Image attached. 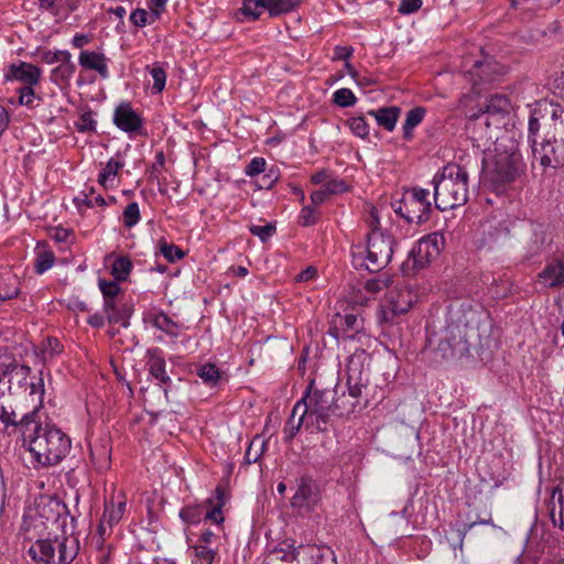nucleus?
Segmentation results:
<instances>
[{"mask_svg":"<svg viewBox=\"0 0 564 564\" xmlns=\"http://www.w3.org/2000/svg\"><path fill=\"white\" fill-rule=\"evenodd\" d=\"M33 462L40 467L59 464L69 453L72 441L69 436L54 424H43L40 416H34L24 424L20 435Z\"/></svg>","mask_w":564,"mask_h":564,"instance_id":"f257e3e1","label":"nucleus"},{"mask_svg":"<svg viewBox=\"0 0 564 564\" xmlns=\"http://www.w3.org/2000/svg\"><path fill=\"white\" fill-rule=\"evenodd\" d=\"M525 171L522 154L514 142L503 145L498 142L495 153L482 160L484 182L495 192H503Z\"/></svg>","mask_w":564,"mask_h":564,"instance_id":"f03ea898","label":"nucleus"},{"mask_svg":"<svg viewBox=\"0 0 564 564\" xmlns=\"http://www.w3.org/2000/svg\"><path fill=\"white\" fill-rule=\"evenodd\" d=\"M468 172L455 163L446 164L433 177L435 208L445 212L463 206L468 200Z\"/></svg>","mask_w":564,"mask_h":564,"instance_id":"7ed1b4c3","label":"nucleus"},{"mask_svg":"<svg viewBox=\"0 0 564 564\" xmlns=\"http://www.w3.org/2000/svg\"><path fill=\"white\" fill-rule=\"evenodd\" d=\"M336 392L332 389H318L312 381L306 392L293 408V414L302 411V417L310 420L311 426L317 432H325L333 416H341V406L335 400Z\"/></svg>","mask_w":564,"mask_h":564,"instance_id":"20e7f679","label":"nucleus"},{"mask_svg":"<svg viewBox=\"0 0 564 564\" xmlns=\"http://www.w3.org/2000/svg\"><path fill=\"white\" fill-rule=\"evenodd\" d=\"M40 516L46 520L55 518L59 525L63 528L62 535H56L52 539L53 549H55V563L56 564H70L78 554L79 542L74 535L75 517H70L72 530H66V519L69 514L67 506L58 498L51 497L46 502L39 506Z\"/></svg>","mask_w":564,"mask_h":564,"instance_id":"39448f33","label":"nucleus"},{"mask_svg":"<svg viewBox=\"0 0 564 564\" xmlns=\"http://www.w3.org/2000/svg\"><path fill=\"white\" fill-rule=\"evenodd\" d=\"M394 239L382 230L367 235L366 246L357 243L351 246V263L356 270L365 269L369 272H379L387 267L393 254Z\"/></svg>","mask_w":564,"mask_h":564,"instance_id":"423d86ee","label":"nucleus"},{"mask_svg":"<svg viewBox=\"0 0 564 564\" xmlns=\"http://www.w3.org/2000/svg\"><path fill=\"white\" fill-rule=\"evenodd\" d=\"M434 362L458 359L469 354L467 325L448 323L441 332L429 337Z\"/></svg>","mask_w":564,"mask_h":564,"instance_id":"0eeeda50","label":"nucleus"},{"mask_svg":"<svg viewBox=\"0 0 564 564\" xmlns=\"http://www.w3.org/2000/svg\"><path fill=\"white\" fill-rule=\"evenodd\" d=\"M29 397L31 398V406H23L21 404H0V421L6 430L12 429L9 433L21 435L24 430V424L31 421L32 417L37 416L40 408L43 403L44 382L40 378L37 382L29 384Z\"/></svg>","mask_w":564,"mask_h":564,"instance_id":"6e6552de","label":"nucleus"},{"mask_svg":"<svg viewBox=\"0 0 564 564\" xmlns=\"http://www.w3.org/2000/svg\"><path fill=\"white\" fill-rule=\"evenodd\" d=\"M444 246L445 239L440 232H431L422 237L410 251L406 260L402 263V273L406 276H411L426 268L441 254Z\"/></svg>","mask_w":564,"mask_h":564,"instance_id":"1a4fd4ad","label":"nucleus"},{"mask_svg":"<svg viewBox=\"0 0 564 564\" xmlns=\"http://www.w3.org/2000/svg\"><path fill=\"white\" fill-rule=\"evenodd\" d=\"M397 215L409 224H424L431 218L432 203L429 189L413 186L404 192L403 197L393 203Z\"/></svg>","mask_w":564,"mask_h":564,"instance_id":"9d476101","label":"nucleus"},{"mask_svg":"<svg viewBox=\"0 0 564 564\" xmlns=\"http://www.w3.org/2000/svg\"><path fill=\"white\" fill-rule=\"evenodd\" d=\"M416 301L417 294L408 284L398 281L388 290L380 310V322L397 323V318L406 314Z\"/></svg>","mask_w":564,"mask_h":564,"instance_id":"9b49d317","label":"nucleus"},{"mask_svg":"<svg viewBox=\"0 0 564 564\" xmlns=\"http://www.w3.org/2000/svg\"><path fill=\"white\" fill-rule=\"evenodd\" d=\"M296 490L290 500L293 509L312 512L322 499V494L316 480L308 474L296 478Z\"/></svg>","mask_w":564,"mask_h":564,"instance_id":"f8f14e48","label":"nucleus"},{"mask_svg":"<svg viewBox=\"0 0 564 564\" xmlns=\"http://www.w3.org/2000/svg\"><path fill=\"white\" fill-rule=\"evenodd\" d=\"M531 150L533 160L544 170L564 167V140L543 137Z\"/></svg>","mask_w":564,"mask_h":564,"instance_id":"ddd939ff","label":"nucleus"},{"mask_svg":"<svg viewBox=\"0 0 564 564\" xmlns=\"http://www.w3.org/2000/svg\"><path fill=\"white\" fill-rule=\"evenodd\" d=\"M369 368H365L359 356L350 357L346 365V384L348 388V394L355 401L347 409V412L354 411L355 406L359 404V398L361 397L362 389L369 384Z\"/></svg>","mask_w":564,"mask_h":564,"instance_id":"4468645a","label":"nucleus"},{"mask_svg":"<svg viewBox=\"0 0 564 564\" xmlns=\"http://www.w3.org/2000/svg\"><path fill=\"white\" fill-rule=\"evenodd\" d=\"M536 283L545 290L564 289V245L546 259L536 275Z\"/></svg>","mask_w":564,"mask_h":564,"instance_id":"2eb2a0df","label":"nucleus"},{"mask_svg":"<svg viewBox=\"0 0 564 564\" xmlns=\"http://www.w3.org/2000/svg\"><path fill=\"white\" fill-rule=\"evenodd\" d=\"M511 110L510 98L503 94H495L487 98L476 119L481 120L487 127L495 126L499 128L505 124L503 119L510 115Z\"/></svg>","mask_w":564,"mask_h":564,"instance_id":"dca6fc26","label":"nucleus"},{"mask_svg":"<svg viewBox=\"0 0 564 564\" xmlns=\"http://www.w3.org/2000/svg\"><path fill=\"white\" fill-rule=\"evenodd\" d=\"M553 243L550 226L543 223H530L528 236L523 242V257L531 260L540 256Z\"/></svg>","mask_w":564,"mask_h":564,"instance_id":"f3484780","label":"nucleus"},{"mask_svg":"<svg viewBox=\"0 0 564 564\" xmlns=\"http://www.w3.org/2000/svg\"><path fill=\"white\" fill-rule=\"evenodd\" d=\"M112 120L118 129L127 133H140L143 127L142 117L129 101H122L115 108Z\"/></svg>","mask_w":564,"mask_h":564,"instance_id":"a211bd4d","label":"nucleus"},{"mask_svg":"<svg viewBox=\"0 0 564 564\" xmlns=\"http://www.w3.org/2000/svg\"><path fill=\"white\" fill-rule=\"evenodd\" d=\"M550 110H552V104L547 101L536 102L535 106L531 109L528 121V141L531 148L540 142L538 137L541 128L544 129V132L546 131L550 119Z\"/></svg>","mask_w":564,"mask_h":564,"instance_id":"6ab92c4d","label":"nucleus"},{"mask_svg":"<svg viewBox=\"0 0 564 564\" xmlns=\"http://www.w3.org/2000/svg\"><path fill=\"white\" fill-rule=\"evenodd\" d=\"M42 76V69L31 63L19 61L10 64L4 70V79L7 82L18 80L24 86L37 85Z\"/></svg>","mask_w":564,"mask_h":564,"instance_id":"aec40b11","label":"nucleus"},{"mask_svg":"<svg viewBox=\"0 0 564 564\" xmlns=\"http://www.w3.org/2000/svg\"><path fill=\"white\" fill-rule=\"evenodd\" d=\"M108 58L101 52L82 51L78 57L79 65L87 70H95L102 79L109 77Z\"/></svg>","mask_w":564,"mask_h":564,"instance_id":"412c9836","label":"nucleus"},{"mask_svg":"<svg viewBox=\"0 0 564 564\" xmlns=\"http://www.w3.org/2000/svg\"><path fill=\"white\" fill-rule=\"evenodd\" d=\"M145 365L149 372L161 383H170L171 378L167 376L165 367V358L163 351L159 347L149 348L145 354Z\"/></svg>","mask_w":564,"mask_h":564,"instance_id":"4be33fe9","label":"nucleus"},{"mask_svg":"<svg viewBox=\"0 0 564 564\" xmlns=\"http://www.w3.org/2000/svg\"><path fill=\"white\" fill-rule=\"evenodd\" d=\"M144 322L150 323L156 329L165 333L170 337L176 338L180 335V324L173 321L163 311H151L144 316Z\"/></svg>","mask_w":564,"mask_h":564,"instance_id":"5701e85b","label":"nucleus"},{"mask_svg":"<svg viewBox=\"0 0 564 564\" xmlns=\"http://www.w3.org/2000/svg\"><path fill=\"white\" fill-rule=\"evenodd\" d=\"M305 549L306 545L303 544L296 546L294 540H284L268 556H276L283 563H292L305 557Z\"/></svg>","mask_w":564,"mask_h":564,"instance_id":"b1692460","label":"nucleus"},{"mask_svg":"<svg viewBox=\"0 0 564 564\" xmlns=\"http://www.w3.org/2000/svg\"><path fill=\"white\" fill-rule=\"evenodd\" d=\"M227 497L225 488L217 486L214 496L206 500L208 510L205 513V520H209L213 523L220 524L224 522L223 508L226 505Z\"/></svg>","mask_w":564,"mask_h":564,"instance_id":"393cba45","label":"nucleus"},{"mask_svg":"<svg viewBox=\"0 0 564 564\" xmlns=\"http://www.w3.org/2000/svg\"><path fill=\"white\" fill-rule=\"evenodd\" d=\"M29 555L36 563L56 564L55 549H53L52 539H39L29 549Z\"/></svg>","mask_w":564,"mask_h":564,"instance_id":"a878e982","label":"nucleus"},{"mask_svg":"<svg viewBox=\"0 0 564 564\" xmlns=\"http://www.w3.org/2000/svg\"><path fill=\"white\" fill-rule=\"evenodd\" d=\"M471 74L479 77V83H490L503 75V67L494 59L476 61Z\"/></svg>","mask_w":564,"mask_h":564,"instance_id":"bb28decb","label":"nucleus"},{"mask_svg":"<svg viewBox=\"0 0 564 564\" xmlns=\"http://www.w3.org/2000/svg\"><path fill=\"white\" fill-rule=\"evenodd\" d=\"M550 518L554 527L564 529V484L552 489Z\"/></svg>","mask_w":564,"mask_h":564,"instance_id":"cd10ccee","label":"nucleus"},{"mask_svg":"<svg viewBox=\"0 0 564 564\" xmlns=\"http://www.w3.org/2000/svg\"><path fill=\"white\" fill-rule=\"evenodd\" d=\"M400 113L401 109L398 106L380 107L377 110L368 111V115L376 119L378 126L387 131H392L395 128Z\"/></svg>","mask_w":564,"mask_h":564,"instance_id":"c85d7f7f","label":"nucleus"},{"mask_svg":"<svg viewBox=\"0 0 564 564\" xmlns=\"http://www.w3.org/2000/svg\"><path fill=\"white\" fill-rule=\"evenodd\" d=\"M544 137L564 140V109L558 105L552 104L550 110V119Z\"/></svg>","mask_w":564,"mask_h":564,"instance_id":"c756f323","label":"nucleus"},{"mask_svg":"<svg viewBox=\"0 0 564 564\" xmlns=\"http://www.w3.org/2000/svg\"><path fill=\"white\" fill-rule=\"evenodd\" d=\"M305 557L310 560V564H337L334 551L326 545H306Z\"/></svg>","mask_w":564,"mask_h":564,"instance_id":"7c9ffc66","label":"nucleus"},{"mask_svg":"<svg viewBox=\"0 0 564 564\" xmlns=\"http://www.w3.org/2000/svg\"><path fill=\"white\" fill-rule=\"evenodd\" d=\"M124 512L126 500L123 498L118 502H115L113 498L111 499V501H106L102 518L100 520V529L104 528L105 523H107L109 528L113 527L115 524H118L122 519Z\"/></svg>","mask_w":564,"mask_h":564,"instance_id":"2f4dec72","label":"nucleus"},{"mask_svg":"<svg viewBox=\"0 0 564 564\" xmlns=\"http://www.w3.org/2000/svg\"><path fill=\"white\" fill-rule=\"evenodd\" d=\"M90 458L98 471H106L110 468L111 447L104 440L90 447Z\"/></svg>","mask_w":564,"mask_h":564,"instance_id":"473e14b6","label":"nucleus"},{"mask_svg":"<svg viewBox=\"0 0 564 564\" xmlns=\"http://www.w3.org/2000/svg\"><path fill=\"white\" fill-rule=\"evenodd\" d=\"M75 72L76 65L72 62V57L66 56L64 62L52 69L51 80L58 86H67Z\"/></svg>","mask_w":564,"mask_h":564,"instance_id":"72a5a7b5","label":"nucleus"},{"mask_svg":"<svg viewBox=\"0 0 564 564\" xmlns=\"http://www.w3.org/2000/svg\"><path fill=\"white\" fill-rule=\"evenodd\" d=\"M124 166V161L121 159V154L118 152L116 156L109 159L106 165L101 169L98 174V183L107 187V183L109 180L115 178L119 171Z\"/></svg>","mask_w":564,"mask_h":564,"instance_id":"f704fd0d","label":"nucleus"},{"mask_svg":"<svg viewBox=\"0 0 564 564\" xmlns=\"http://www.w3.org/2000/svg\"><path fill=\"white\" fill-rule=\"evenodd\" d=\"M426 109L424 107H414L406 112V118L402 127L403 138L405 140L412 139L414 128L423 121Z\"/></svg>","mask_w":564,"mask_h":564,"instance_id":"c9c22d12","label":"nucleus"},{"mask_svg":"<svg viewBox=\"0 0 564 564\" xmlns=\"http://www.w3.org/2000/svg\"><path fill=\"white\" fill-rule=\"evenodd\" d=\"M260 0H245L242 7L235 13L237 21H256L262 13Z\"/></svg>","mask_w":564,"mask_h":564,"instance_id":"e433bc0d","label":"nucleus"},{"mask_svg":"<svg viewBox=\"0 0 564 564\" xmlns=\"http://www.w3.org/2000/svg\"><path fill=\"white\" fill-rule=\"evenodd\" d=\"M133 264L129 256H118L113 259L110 273L117 281H127Z\"/></svg>","mask_w":564,"mask_h":564,"instance_id":"4c0bfd02","label":"nucleus"},{"mask_svg":"<svg viewBox=\"0 0 564 564\" xmlns=\"http://www.w3.org/2000/svg\"><path fill=\"white\" fill-rule=\"evenodd\" d=\"M196 375L209 387H216L223 379V372L215 364H204L197 367Z\"/></svg>","mask_w":564,"mask_h":564,"instance_id":"58836bf2","label":"nucleus"},{"mask_svg":"<svg viewBox=\"0 0 564 564\" xmlns=\"http://www.w3.org/2000/svg\"><path fill=\"white\" fill-rule=\"evenodd\" d=\"M133 313L132 305L124 302L113 311L106 314V318L109 324H119L122 327H128L130 324V317Z\"/></svg>","mask_w":564,"mask_h":564,"instance_id":"ea45409f","label":"nucleus"},{"mask_svg":"<svg viewBox=\"0 0 564 564\" xmlns=\"http://www.w3.org/2000/svg\"><path fill=\"white\" fill-rule=\"evenodd\" d=\"M265 446L267 442L264 440H262L259 435L254 436L246 451L245 463L247 465L257 463L262 456Z\"/></svg>","mask_w":564,"mask_h":564,"instance_id":"a19ab883","label":"nucleus"},{"mask_svg":"<svg viewBox=\"0 0 564 564\" xmlns=\"http://www.w3.org/2000/svg\"><path fill=\"white\" fill-rule=\"evenodd\" d=\"M393 285L392 279L387 274L382 273L375 278H371L365 282V290L369 294H377L386 289H390Z\"/></svg>","mask_w":564,"mask_h":564,"instance_id":"79ce46f5","label":"nucleus"},{"mask_svg":"<svg viewBox=\"0 0 564 564\" xmlns=\"http://www.w3.org/2000/svg\"><path fill=\"white\" fill-rule=\"evenodd\" d=\"M153 78L152 93L160 94L164 90L166 84V72L160 63H154L151 67L147 66Z\"/></svg>","mask_w":564,"mask_h":564,"instance_id":"37998d69","label":"nucleus"},{"mask_svg":"<svg viewBox=\"0 0 564 564\" xmlns=\"http://www.w3.org/2000/svg\"><path fill=\"white\" fill-rule=\"evenodd\" d=\"M2 371V376L10 377L12 380L13 378L19 379V383L21 384L23 380H26L31 372V368L25 365H18L15 361H11L3 369H0Z\"/></svg>","mask_w":564,"mask_h":564,"instance_id":"c03bdc74","label":"nucleus"},{"mask_svg":"<svg viewBox=\"0 0 564 564\" xmlns=\"http://www.w3.org/2000/svg\"><path fill=\"white\" fill-rule=\"evenodd\" d=\"M262 9L267 10L270 17H279L292 11V4L285 0H260Z\"/></svg>","mask_w":564,"mask_h":564,"instance_id":"a18cd8bd","label":"nucleus"},{"mask_svg":"<svg viewBox=\"0 0 564 564\" xmlns=\"http://www.w3.org/2000/svg\"><path fill=\"white\" fill-rule=\"evenodd\" d=\"M180 518L187 524H197L200 522L204 516V506L194 505L186 506L180 510Z\"/></svg>","mask_w":564,"mask_h":564,"instance_id":"49530a36","label":"nucleus"},{"mask_svg":"<svg viewBox=\"0 0 564 564\" xmlns=\"http://www.w3.org/2000/svg\"><path fill=\"white\" fill-rule=\"evenodd\" d=\"M192 549L194 552L193 564H213L216 552L208 545L196 544Z\"/></svg>","mask_w":564,"mask_h":564,"instance_id":"de8ad7c7","label":"nucleus"},{"mask_svg":"<svg viewBox=\"0 0 564 564\" xmlns=\"http://www.w3.org/2000/svg\"><path fill=\"white\" fill-rule=\"evenodd\" d=\"M119 282L120 281H117L115 279L112 281L99 279L98 285L101 291L104 300L123 297V292L121 286L119 285Z\"/></svg>","mask_w":564,"mask_h":564,"instance_id":"09e8293b","label":"nucleus"},{"mask_svg":"<svg viewBox=\"0 0 564 564\" xmlns=\"http://www.w3.org/2000/svg\"><path fill=\"white\" fill-rule=\"evenodd\" d=\"M333 102L338 107L348 108L356 105L357 97L349 88H340L333 94Z\"/></svg>","mask_w":564,"mask_h":564,"instance_id":"8fccbe9b","label":"nucleus"},{"mask_svg":"<svg viewBox=\"0 0 564 564\" xmlns=\"http://www.w3.org/2000/svg\"><path fill=\"white\" fill-rule=\"evenodd\" d=\"M321 216V212L315 206H304L299 216V225L302 227H310L315 225Z\"/></svg>","mask_w":564,"mask_h":564,"instance_id":"3c124183","label":"nucleus"},{"mask_svg":"<svg viewBox=\"0 0 564 564\" xmlns=\"http://www.w3.org/2000/svg\"><path fill=\"white\" fill-rule=\"evenodd\" d=\"M350 131L358 138L366 139L370 133L368 123L364 117H352L346 121Z\"/></svg>","mask_w":564,"mask_h":564,"instance_id":"603ef678","label":"nucleus"},{"mask_svg":"<svg viewBox=\"0 0 564 564\" xmlns=\"http://www.w3.org/2000/svg\"><path fill=\"white\" fill-rule=\"evenodd\" d=\"M55 262V254L53 251H41L34 263V271L37 274H43L53 267Z\"/></svg>","mask_w":564,"mask_h":564,"instance_id":"864d4df0","label":"nucleus"},{"mask_svg":"<svg viewBox=\"0 0 564 564\" xmlns=\"http://www.w3.org/2000/svg\"><path fill=\"white\" fill-rule=\"evenodd\" d=\"M295 415L296 414L292 413L291 417L289 419V421L286 423V426L284 427L283 433H284V442L285 443H290L295 437V435L299 433V431L304 422H306L307 426L311 425L310 420L307 417H304V416L302 417V413L300 414L297 422L294 423L293 420H294Z\"/></svg>","mask_w":564,"mask_h":564,"instance_id":"5fc2aeb1","label":"nucleus"},{"mask_svg":"<svg viewBox=\"0 0 564 564\" xmlns=\"http://www.w3.org/2000/svg\"><path fill=\"white\" fill-rule=\"evenodd\" d=\"M140 219L141 215L138 203L132 202L128 204L122 214V221L124 227L132 228L140 221Z\"/></svg>","mask_w":564,"mask_h":564,"instance_id":"6e6d98bb","label":"nucleus"},{"mask_svg":"<svg viewBox=\"0 0 564 564\" xmlns=\"http://www.w3.org/2000/svg\"><path fill=\"white\" fill-rule=\"evenodd\" d=\"M160 251L162 256L169 261V262H175L176 260L182 259L185 256V252L173 243H169L165 240H161L159 242Z\"/></svg>","mask_w":564,"mask_h":564,"instance_id":"4d7b16f0","label":"nucleus"},{"mask_svg":"<svg viewBox=\"0 0 564 564\" xmlns=\"http://www.w3.org/2000/svg\"><path fill=\"white\" fill-rule=\"evenodd\" d=\"M325 191L328 195L343 194L349 191V186L343 178L330 177L324 184Z\"/></svg>","mask_w":564,"mask_h":564,"instance_id":"13d9d810","label":"nucleus"},{"mask_svg":"<svg viewBox=\"0 0 564 564\" xmlns=\"http://www.w3.org/2000/svg\"><path fill=\"white\" fill-rule=\"evenodd\" d=\"M275 225L272 223H269L264 226H258V225H251L249 227V231L257 236L262 242H265L268 239H270L275 234Z\"/></svg>","mask_w":564,"mask_h":564,"instance_id":"bf43d9fd","label":"nucleus"},{"mask_svg":"<svg viewBox=\"0 0 564 564\" xmlns=\"http://www.w3.org/2000/svg\"><path fill=\"white\" fill-rule=\"evenodd\" d=\"M165 166V154L163 151H158L155 153L154 163L148 169L149 178L160 181L161 171Z\"/></svg>","mask_w":564,"mask_h":564,"instance_id":"052dcab7","label":"nucleus"},{"mask_svg":"<svg viewBox=\"0 0 564 564\" xmlns=\"http://www.w3.org/2000/svg\"><path fill=\"white\" fill-rule=\"evenodd\" d=\"M72 57L70 53L65 50H57L55 52L52 51H43L41 53V62L46 64L62 63L65 58Z\"/></svg>","mask_w":564,"mask_h":564,"instance_id":"680f3d73","label":"nucleus"},{"mask_svg":"<svg viewBox=\"0 0 564 564\" xmlns=\"http://www.w3.org/2000/svg\"><path fill=\"white\" fill-rule=\"evenodd\" d=\"M96 120L93 118L91 111L84 112L79 120L76 122V128L79 132H91L96 130Z\"/></svg>","mask_w":564,"mask_h":564,"instance_id":"e2e57ef3","label":"nucleus"},{"mask_svg":"<svg viewBox=\"0 0 564 564\" xmlns=\"http://www.w3.org/2000/svg\"><path fill=\"white\" fill-rule=\"evenodd\" d=\"M267 162L263 158H253L245 169L248 176H257L265 171Z\"/></svg>","mask_w":564,"mask_h":564,"instance_id":"0e129e2a","label":"nucleus"},{"mask_svg":"<svg viewBox=\"0 0 564 564\" xmlns=\"http://www.w3.org/2000/svg\"><path fill=\"white\" fill-rule=\"evenodd\" d=\"M34 85L23 86L19 89V104L28 108H33V100L35 93L33 89Z\"/></svg>","mask_w":564,"mask_h":564,"instance_id":"69168bd1","label":"nucleus"},{"mask_svg":"<svg viewBox=\"0 0 564 564\" xmlns=\"http://www.w3.org/2000/svg\"><path fill=\"white\" fill-rule=\"evenodd\" d=\"M129 20L133 25L144 28L148 25V11L138 8L131 12Z\"/></svg>","mask_w":564,"mask_h":564,"instance_id":"338daca9","label":"nucleus"},{"mask_svg":"<svg viewBox=\"0 0 564 564\" xmlns=\"http://www.w3.org/2000/svg\"><path fill=\"white\" fill-rule=\"evenodd\" d=\"M422 4V0H401L398 11L401 14H411L416 12Z\"/></svg>","mask_w":564,"mask_h":564,"instance_id":"774afa93","label":"nucleus"}]
</instances>
